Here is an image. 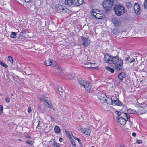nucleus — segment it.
Masks as SVG:
<instances>
[{"label": "nucleus", "instance_id": "f257e3e1", "mask_svg": "<svg viewBox=\"0 0 147 147\" xmlns=\"http://www.w3.org/2000/svg\"><path fill=\"white\" fill-rule=\"evenodd\" d=\"M110 64L113 63L116 65L115 68L117 70H121V67L123 65V60L121 58H119L118 56L111 57Z\"/></svg>", "mask_w": 147, "mask_h": 147}, {"label": "nucleus", "instance_id": "f03ea898", "mask_svg": "<svg viewBox=\"0 0 147 147\" xmlns=\"http://www.w3.org/2000/svg\"><path fill=\"white\" fill-rule=\"evenodd\" d=\"M83 3V0H65V3L66 5L72 6L76 5L78 6Z\"/></svg>", "mask_w": 147, "mask_h": 147}, {"label": "nucleus", "instance_id": "7ed1b4c3", "mask_svg": "<svg viewBox=\"0 0 147 147\" xmlns=\"http://www.w3.org/2000/svg\"><path fill=\"white\" fill-rule=\"evenodd\" d=\"M91 14L93 15L94 18L98 19H103L105 17L104 14L101 11H98L96 9L92 10Z\"/></svg>", "mask_w": 147, "mask_h": 147}, {"label": "nucleus", "instance_id": "20e7f679", "mask_svg": "<svg viewBox=\"0 0 147 147\" xmlns=\"http://www.w3.org/2000/svg\"><path fill=\"white\" fill-rule=\"evenodd\" d=\"M113 1L111 0H105L102 3L103 7L106 12L110 10L113 5Z\"/></svg>", "mask_w": 147, "mask_h": 147}, {"label": "nucleus", "instance_id": "39448f33", "mask_svg": "<svg viewBox=\"0 0 147 147\" xmlns=\"http://www.w3.org/2000/svg\"><path fill=\"white\" fill-rule=\"evenodd\" d=\"M79 83L88 92L91 91L92 90V86L88 83L86 81L83 80L82 78H79L78 80Z\"/></svg>", "mask_w": 147, "mask_h": 147}, {"label": "nucleus", "instance_id": "423d86ee", "mask_svg": "<svg viewBox=\"0 0 147 147\" xmlns=\"http://www.w3.org/2000/svg\"><path fill=\"white\" fill-rule=\"evenodd\" d=\"M115 14L118 16L122 15L125 11L124 7L120 5H117L114 8Z\"/></svg>", "mask_w": 147, "mask_h": 147}, {"label": "nucleus", "instance_id": "0eeeda50", "mask_svg": "<svg viewBox=\"0 0 147 147\" xmlns=\"http://www.w3.org/2000/svg\"><path fill=\"white\" fill-rule=\"evenodd\" d=\"M97 95L98 99L102 102L103 103L107 98L105 94L103 92H99L97 93Z\"/></svg>", "mask_w": 147, "mask_h": 147}, {"label": "nucleus", "instance_id": "6e6552de", "mask_svg": "<svg viewBox=\"0 0 147 147\" xmlns=\"http://www.w3.org/2000/svg\"><path fill=\"white\" fill-rule=\"evenodd\" d=\"M81 37L83 41L82 45L84 46V47H87L89 45L90 42V40H89V38L87 37H84L83 36Z\"/></svg>", "mask_w": 147, "mask_h": 147}, {"label": "nucleus", "instance_id": "1a4fd4ad", "mask_svg": "<svg viewBox=\"0 0 147 147\" xmlns=\"http://www.w3.org/2000/svg\"><path fill=\"white\" fill-rule=\"evenodd\" d=\"M112 20L114 26H119L121 24V23L120 20H118L116 18H112Z\"/></svg>", "mask_w": 147, "mask_h": 147}, {"label": "nucleus", "instance_id": "9d476101", "mask_svg": "<svg viewBox=\"0 0 147 147\" xmlns=\"http://www.w3.org/2000/svg\"><path fill=\"white\" fill-rule=\"evenodd\" d=\"M117 122L122 125H124L126 122V120L123 117H116Z\"/></svg>", "mask_w": 147, "mask_h": 147}, {"label": "nucleus", "instance_id": "9b49d317", "mask_svg": "<svg viewBox=\"0 0 147 147\" xmlns=\"http://www.w3.org/2000/svg\"><path fill=\"white\" fill-rule=\"evenodd\" d=\"M64 6L59 4H57L55 5V9L56 12L58 13H61L63 9Z\"/></svg>", "mask_w": 147, "mask_h": 147}, {"label": "nucleus", "instance_id": "f8f14e48", "mask_svg": "<svg viewBox=\"0 0 147 147\" xmlns=\"http://www.w3.org/2000/svg\"><path fill=\"white\" fill-rule=\"evenodd\" d=\"M53 62H53L51 61V59H49L47 61H45L44 62V63L47 66H54L55 65L56 63V62L55 63L54 61Z\"/></svg>", "mask_w": 147, "mask_h": 147}, {"label": "nucleus", "instance_id": "ddd939ff", "mask_svg": "<svg viewBox=\"0 0 147 147\" xmlns=\"http://www.w3.org/2000/svg\"><path fill=\"white\" fill-rule=\"evenodd\" d=\"M134 9L135 13L136 14H138L139 11L140 10V7L138 3H135L134 6Z\"/></svg>", "mask_w": 147, "mask_h": 147}, {"label": "nucleus", "instance_id": "4468645a", "mask_svg": "<svg viewBox=\"0 0 147 147\" xmlns=\"http://www.w3.org/2000/svg\"><path fill=\"white\" fill-rule=\"evenodd\" d=\"M104 56L105 60L106 61V63L110 64V61H111V56L107 54H105Z\"/></svg>", "mask_w": 147, "mask_h": 147}, {"label": "nucleus", "instance_id": "2eb2a0df", "mask_svg": "<svg viewBox=\"0 0 147 147\" xmlns=\"http://www.w3.org/2000/svg\"><path fill=\"white\" fill-rule=\"evenodd\" d=\"M125 77V74L123 72L121 73L118 75V78L120 80V82H121Z\"/></svg>", "mask_w": 147, "mask_h": 147}, {"label": "nucleus", "instance_id": "dca6fc26", "mask_svg": "<svg viewBox=\"0 0 147 147\" xmlns=\"http://www.w3.org/2000/svg\"><path fill=\"white\" fill-rule=\"evenodd\" d=\"M113 100L112 99H111L107 97V98H106V100H105L104 102H106L109 104L112 105L113 103Z\"/></svg>", "mask_w": 147, "mask_h": 147}, {"label": "nucleus", "instance_id": "f3484780", "mask_svg": "<svg viewBox=\"0 0 147 147\" xmlns=\"http://www.w3.org/2000/svg\"><path fill=\"white\" fill-rule=\"evenodd\" d=\"M58 90L59 92L60 96H61L63 98H66V97L65 96H63L62 94L63 93L64 90H63L61 87H58Z\"/></svg>", "mask_w": 147, "mask_h": 147}, {"label": "nucleus", "instance_id": "a211bd4d", "mask_svg": "<svg viewBox=\"0 0 147 147\" xmlns=\"http://www.w3.org/2000/svg\"><path fill=\"white\" fill-rule=\"evenodd\" d=\"M113 103L119 106H123V104H122L120 101L118 100H114L113 101Z\"/></svg>", "mask_w": 147, "mask_h": 147}, {"label": "nucleus", "instance_id": "6ab92c4d", "mask_svg": "<svg viewBox=\"0 0 147 147\" xmlns=\"http://www.w3.org/2000/svg\"><path fill=\"white\" fill-rule=\"evenodd\" d=\"M86 65H88V68H93L95 67L94 64L93 63H87Z\"/></svg>", "mask_w": 147, "mask_h": 147}, {"label": "nucleus", "instance_id": "aec40b11", "mask_svg": "<svg viewBox=\"0 0 147 147\" xmlns=\"http://www.w3.org/2000/svg\"><path fill=\"white\" fill-rule=\"evenodd\" d=\"M122 114H123V116L124 117H126L127 120L128 121H130V115L127 113H122Z\"/></svg>", "mask_w": 147, "mask_h": 147}, {"label": "nucleus", "instance_id": "412c9836", "mask_svg": "<svg viewBox=\"0 0 147 147\" xmlns=\"http://www.w3.org/2000/svg\"><path fill=\"white\" fill-rule=\"evenodd\" d=\"M82 132L86 135H88L90 134V131L89 129L85 128L82 130Z\"/></svg>", "mask_w": 147, "mask_h": 147}, {"label": "nucleus", "instance_id": "4be33fe9", "mask_svg": "<svg viewBox=\"0 0 147 147\" xmlns=\"http://www.w3.org/2000/svg\"><path fill=\"white\" fill-rule=\"evenodd\" d=\"M8 60L10 61L13 64H15V62H13V59L11 56H8Z\"/></svg>", "mask_w": 147, "mask_h": 147}, {"label": "nucleus", "instance_id": "5701e85b", "mask_svg": "<svg viewBox=\"0 0 147 147\" xmlns=\"http://www.w3.org/2000/svg\"><path fill=\"white\" fill-rule=\"evenodd\" d=\"M105 69L108 71L111 72V73H113L114 71V70L113 68L109 66L106 67Z\"/></svg>", "mask_w": 147, "mask_h": 147}, {"label": "nucleus", "instance_id": "b1692460", "mask_svg": "<svg viewBox=\"0 0 147 147\" xmlns=\"http://www.w3.org/2000/svg\"><path fill=\"white\" fill-rule=\"evenodd\" d=\"M11 74L13 78V80L16 82H17L18 80V77L13 73H11Z\"/></svg>", "mask_w": 147, "mask_h": 147}, {"label": "nucleus", "instance_id": "393cba45", "mask_svg": "<svg viewBox=\"0 0 147 147\" xmlns=\"http://www.w3.org/2000/svg\"><path fill=\"white\" fill-rule=\"evenodd\" d=\"M54 130L55 132L56 133H60V130L59 127L57 126H56L54 127Z\"/></svg>", "mask_w": 147, "mask_h": 147}, {"label": "nucleus", "instance_id": "a878e982", "mask_svg": "<svg viewBox=\"0 0 147 147\" xmlns=\"http://www.w3.org/2000/svg\"><path fill=\"white\" fill-rule=\"evenodd\" d=\"M69 10L66 8H65L64 7H63V9L61 14L62 13H69Z\"/></svg>", "mask_w": 147, "mask_h": 147}, {"label": "nucleus", "instance_id": "bb28decb", "mask_svg": "<svg viewBox=\"0 0 147 147\" xmlns=\"http://www.w3.org/2000/svg\"><path fill=\"white\" fill-rule=\"evenodd\" d=\"M73 137L74 138L75 140H77L78 141V142H79V143L80 144V147H82V145L81 142V140L79 139L78 138H76V137L73 136Z\"/></svg>", "mask_w": 147, "mask_h": 147}, {"label": "nucleus", "instance_id": "cd10ccee", "mask_svg": "<svg viewBox=\"0 0 147 147\" xmlns=\"http://www.w3.org/2000/svg\"><path fill=\"white\" fill-rule=\"evenodd\" d=\"M126 5L128 8L129 9L132 7V4L130 2H127L126 3Z\"/></svg>", "mask_w": 147, "mask_h": 147}, {"label": "nucleus", "instance_id": "c85d7f7f", "mask_svg": "<svg viewBox=\"0 0 147 147\" xmlns=\"http://www.w3.org/2000/svg\"><path fill=\"white\" fill-rule=\"evenodd\" d=\"M25 69V73L27 74H30V73L31 72L30 69L29 67H27V68Z\"/></svg>", "mask_w": 147, "mask_h": 147}, {"label": "nucleus", "instance_id": "c756f323", "mask_svg": "<svg viewBox=\"0 0 147 147\" xmlns=\"http://www.w3.org/2000/svg\"><path fill=\"white\" fill-rule=\"evenodd\" d=\"M16 34L14 32H12L11 33L10 36L11 37L16 38Z\"/></svg>", "mask_w": 147, "mask_h": 147}, {"label": "nucleus", "instance_id": "7c9ffc66", "mask_svg": "<svg viewBox=\"0 0 147 147\" xmlns=\"http://www.w3.org/2000/svg\"><path fill=\"white\" fill-rule=\"evenodd\" d=\"M0 64L3 67L5 68H7L8 67L7 65L5 63L0 61Z\"/></svg>", "mask_w": 147, "mask_h": 147}, {"label": "nucleus", "instance_id": "2f4dec72", "mask_svg": "<svg viewBox=\"0 0 147 147\" xmlns=\"http://www.w3.org/2000/svg\"><path fill=\"white\" fill-rule=\"evenodd\" d=\"M23 35V33L22 32H21L18 36L19 38L21 39H23L24 37Z\"/></svg>", "mask_w": 147, "mask_h": 147}, {"label": "nucleus", "instance_id": "473e14b6", "mask_svg": "<svg viewBox=\"0 0 147 147\" xmlns=\"http://www.w3.org/2000/svg\"><path fill=\"white\" fill-rule=\"evenodd\" d=\"M26 142L28 144L30 145H32L33 144V143L32 142V141H30V140H27L26 141Z\"/></svg>", "mask_w": 147, "mask_h": 147}, {"label": "nucleus", "instance_id": "72a5a7b5", "mask_svg": "<svg viewBox=\"0 0 147 147\" xmlns=\"http://www.w3.org/2000/svg\"><path fill=\"white\" fill-rule=\"evenodd\" d=\"M52 145L54 147H59V146L58 144H57L56 142L55 141H54Z\"/></svg>", "mask_w": 147, "mask_h": 147}, {"label": "nucleus", "instance_id": "f704fd0d", "mask_svg": "<svg viewBox=\"0 0 147 147\" xmlns=\"http://www.w3.org/2000/svg\"><path fill=\"white\" fill-rule=\"evenodd\" d=\"M123 113V112H120L119 111H115V113L118 116H120L122 114H123L122 113Z\"/></svg>", "mask_w": 147, "mask_h": 147}, {"label": "nucleus", "instance_id": "c9c22d12", "mask_svg": "<svg viewBox=\"0 0 147 147\" xmlns=\"http://www.w3.org/2000/svg\"><path fill=\"white\" fill-rule=\"evenodd\" d=\"M46 102L47 103L48 105V107H49L51 109H54V108H53V106H52V105H51L49 104L46 101Z\"/></svg>", "mask_w": 147, "mask_h": 147}, {"label": "nucleus", "instance_id": "e433bc0d", "mask_svg": "<svg viewBox=\"0 0 147 147\" xmlns=\"http://www.w3.org/2000/svg\"><path fill=\"white\" fill-rule=\"evenodd\" d=\"M144 7L147 9V0H145L144 3Z\"/></svg>", "mask_w": 147, "mask_h": 147}, {"label": "nucleus", "instance_id": "4c0bfd02", "mask_svg": "<svg viewBox=\"0 0 147 147\" xmlns=\"http://www.w3.org/2000/svg\"><path fill=\"white\" fill-rule=\"evenodd\" d=\"M5 101L7 102H9L10 101V98L9 97H6L5 98Z\"/></svg>", "mask_w": 147, "mask_h": 147}, {"label": "nucleus", "instance_id": "58836bf2", "mask_svg": "<svg viewBox=\"0 0 147 147\" xmlns=\"http://www.w3.org/2000/svg\"><path fill=\"white\" fill-rule=\"evenodd\" d=\"M3 107L2 105H0V115L3 112Z\"/></svg>", "mask_w": 147, "mask_h": 147}, {"label": "nucleus", "instance_id": "ea45409f", "mask_svg": "<svg viewBox=\"0 0 147 147\" xmlns=\"http://www.w3.org/2000/svg\"><path fill=\"white\" fill-rule=\"evenodd\" d=\"M70 141L71 142V144L74 146H75L76 145L74 141L71 139L70 140Z\"/></svg>", "mask_w": 147, "mask_h": 147}, {"label": "nucleus", "instance_id": "a19ab883", "mask_svg": "<svg viewBox=\"0 0 147 147\" xmlns=\"http://www.w3.org/2000/svg\"><path fill=\"white\" fill-rule=\"evenodd\" d=\"M75 77L74 76H70L68 77V78L69 79H74Z\"/></svg>", "mask_w": 147, "mask_h": 147}, {"label": "nucleus", "instance_id": "79ce46f5", "mask_svg": "<svg viewBox=\"0 0 147 147\" xmlns=\"http://www.w3.org/2000/svg\"><path fill=\"white\" fill-rule=\"evenodd\" d=\"M142 142V140H139L138 139L136 140V143L137 144L141 143Z\"/></svg>", "mask_w": 147, "mask_h": 147}, {"label": "nucleus", "instance_id": "37998d69", "mask_svg": "<svg viewBox=\"0 0 147 147\" xmlns=\"http://www.w3.org/2000/svg\"><path fill=\"white\" fill-rule=\"evenodd\" d=\"M130 58V57L129 56H128L125 58V59L124 61H127L129 60V59Z\"/></svg>", "mask_w": 147, "mask_h": 147}, {"label": "nucleus", "instance_id": "c03bdc74", "mask_svg": "<svg viewBox=\"0 0 147 147\" xmlns=\"http://www.w3.org/2000/svg\"><path fill=\"white\" fill-rule=\"evenodd\" d=\"M57 69L59 70L60 72H62V69L60 67L58 68Z\"/></svg>", "mask_w": 147, "mask_h": 147}, {"label": "nucleus", "instance_id": "a18cd8bd", "mask_svg": "<svg viewBox=\"0 0 147 147\" xmlns=\"http://www.w3.org/2000/svg\"><path fill=\"white\" fill-rule=\"evenodd\" d=\"M28 111L29 113H30L31 112V110L30 108L29 107L28 109Z\"/></svg>", "mask_w": 147, "mask_h": 147}, {"label": "nucleus", "instance_id": "49530a36", "mask_svg": "<svg viewBox=\"0 0 147 147\" xmlns=\"http://www.w3.org/2000/svg\"><path fill=\"white\" fill-rule=\"evenodd\" d=\"M135 61V59L134 58H132V60L130 61H129L130 63H132L134 62Z\"/></svg>", "mask_w": 147, "mask_h": 147}, {"label": "nucleus", "instance_id": "de8ad7c7", "mask_svg": "<svg viewBox=\"0 0 147 147\" xmlns=\"http://www.w3.org/2000/svg\"><path fill=\"white\" fill-rule=\"evenodd\" d=\"M27 3L29 2L32 1V0H24Z\"/></svg>", "mask_w": 147, "mask_h": 147}, {"label": "nucleus", "instance_id": "09e8293b", "mask_svg": "<svg viewBox=\"0 0 147 147\" xmlns=\"http://www.w3.org/2000/svg\"><path fill=\"white\" fill-rule=\"evenodd\" d=\"M50 117L53 121H55V119L53 117H52V116H50Z\"/></svg>", "mask_w": 147, "mask_h": 147}, {"label": "nucleus", "instance_id": "8fccbe9b", "mask_svg": "<svg viewBox=\"0 0 147 147\" xmlns=\"http://www.w3.org/2000/svg\"><path fill=\"white\" fill-rule=\"evenodd\" d=\"M132 135L133 136L135 137L136 136V134L134 132H133L132 134Z\"/></svg>", "mask_w": 147, "mask_h": 147}, {"label": "nucleus", "instance_id": "3c124183", "mask_svg": "<svg viewBox=\"0 0 147 147\" xmlns=\"http://www.w3.org/2000/svg\"><path fill=\"white\" fill-rule=\"evenodd\" d=\"M62 140H63L62 138H59V141H60V142H61L62 141Z\"/></svg>", "mask_w": 147, "mask_h": 147}, {"label": "nucleus", "instance_id": "603ef678", "mask_svg": "<svg viewBox=\"0 0 147 147\" xmlns=\"http://www.w3.org/2000/svg\"><path fill=\"white\" fill-rule=\"evenodd\" d=\"M26 137L30 139L31 138V137L29 136H26Z\"/></svg>", "mask_w": 147, "mask_h": 147}, {"label": "nucleus", "instance_id": "864d4df0", "mask_svg": "<svg viewBox=\"0 0 147 147\" xmlns=\"http://www.w3.org/2000/svg\"><path fill=\"white\" fill-rule=\"evenodd\" d=\"M40 122V121L39 122L38 124V125L37 126V127L36 128V129H38V127H39V123Z\"/></svg>", "mask_w": 147, "mask_h": 147}, {"label": "nucleus", "instance_id": "5fc2aeb1", "mask_svg": "<svg viewBox=\"0 0 147 147\" xmlns=\"http://www.w3.org/2000/svg\"><path fill=\"white\" fill-rule=\"evenodd\" d=\"M18 66L17 65L16 66V67H14L13 68L14 69H18Z\"/></svg>", "mask_w": 147, "mask_h": 147}, {"label": "nucleus", "instance_id": "6e6d98bb", "mask_svg": "<svg viewBox=\"0 0 147 147\" xmlns=\"http://www.w3.org/2000/svg\"><path fill=\"white\" fill-rule=\"evenodd\" d=\"M38 108L41 111H42V109H41V108L40 107H38Z\"/></svg>", "mask_w": 147, "mask_h": 147}, {"label": "nucleus", "instance_id": "4d7b16f0", "mask_svg": "<svg viewBox=\"0 0 147 147\" xmlns=\"http://www.w3.org/2000/svg\"><path fill=\"white\" fill-rule=\"evenodd\" d=\"M6 75L7 78H8L9 77V75H8L7 74Z\"/></svg>", "mask_w": 147, "mask_h": 147}, {"label": "nucleus", "instance_id": "13d9d810", "mask_svg": "<svg viewBox=\"0 0 147 147\" xmlns=\"http://www.w3.org/2000/svg\"><path fill=\"white\" fill-rule=\"evenodd\" d=\"M119 147H124V146H120Z\"/></svg>", "mask_w": 147, "mask_h": 147}, {"label": "nucleus", "instance_id": "bf43d9fd", "mask_svg": "<svg viewBox=\"0 0 147 147\" xmlns=\"http://www.w3.org/2000/svg\"><path fill=\"white\" fill-rule=\"evenodd\" d=\"M19 141H21V139H19Z\"/></svg>", "mask_w": 147, "mask_h": 147}, {"label": "nucleus", "instance_id": "052dcab7", "mask_svg": "<svg viewBox=\"0 0 147 147\" xmlns=\"http://www.w3.org/2000/svg\"><path fill=\"white\" fill-rule=\"evenodd\" d=\"M11 96H12L13 95V94H11Z\"/></svg>", "mask_w": 147, "mask_h": 147}, {"label": "nucleus", "instance_id": "680f3d73", "mask_svg": "<svg viewBox=\"0 0 147 147\" xmlns=\"http://www.w3.org/2000/svg\"><path fill=\"white\" fill-rule=\"evenodd\" d=\"M91 147H94V146H92Z\"/></svg>", "mask_w": 147, "mask_h": 147}, {"label": "nucleus", "instance_id": "e2e57ef3", "mask_svg": "<svg viewBox=\"0 0 147 147\" xmlns=\"http://www.w3.org/2000/svg\"><path fill=\"white\" fill-rule=\"evenodd\" d=\"M53 140V139H51V140Z\"/></svg>", "mask_w": 147, "mask_h": 147}]
</instances>
